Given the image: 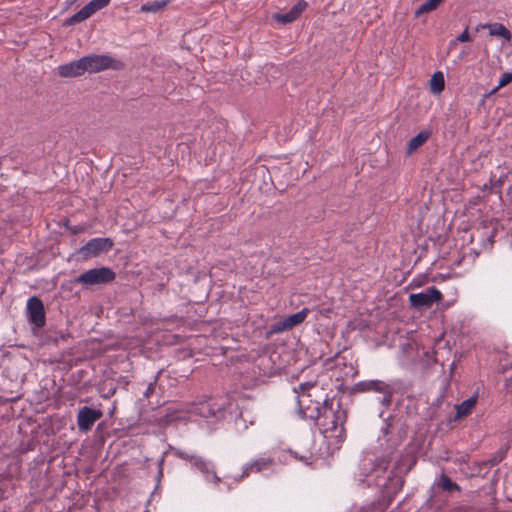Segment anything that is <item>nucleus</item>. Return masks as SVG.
Masks as SVG:
<instances>
[{
	"mask_svg": "<svg viewBox=\"0 0 512 512\" xmlns=\"http://www.w3.org/2000/svg\"><path fill=\"white\" fill-rule=\"evenodd\" d=\"M482 27L483 28H488L489 29V33L492 36H499V37H502V38H504L506 40H510L511 39L510 31L503 24L493 23V24L484 25Z\"/></svg>",
	"mask_w": 512,
	"mask_h": 512,
	"instance_id": "16",
	"label": "nucleus"
},
{
	"mask_svg": "<svg viewBox=\"0 0 512 512\" xmlns=\"http://www.w3.org/2000/svg\"><path fill=\"white\" fill-rule=\"evenodd\" d=\"M309 313L308 308H303L301 311L287 316L286 322L289 325L290 329L294 328L295 326L301 324L306 319L307 315Z\"/></svg>",
	"mask_w": 512,
	"mask_h": 512,
	"instance_id": "18",
	"label": "nucleus"
},
{
	"mask_svg": "<svg viewBox=\"0 0 512 512\" xmlns=\"http://www.w3.org/2000/svg\"><path fill=\"white\" fill-rule=\"evenodd\" d=\"M110 0H92L88 4H86L81 10L72 15L70 18L66 20L67 25H74L76 23H80L87 18H89L96 11L108 6Z\"/></svg>",
	"mask_w": 512,
	"mask_h": 512,
	"instance_id": "7",
	"label": "nucleus"
},
{
	"mask_svg": "<svg viewBox=\"0 0 512 512\" xmlns=\"http://www.w3.org/2000/svg\"><path fill=\"white\" fill-rule=\"evenodd\" d=\"M273 464H274V459H272L270 457H260L250 463H247L243 467V472H242L241 478L248 476L252 472L259 473V472L266 471V470L270 469Z\"/></svg>",
	"mask_w": 512,
	"mask_h": 512,
	"instance_id": "11",
	"label": "nucleus"
},
{
	"mask_svg": "<svg viewBox=\"0 0 512 512\" xmlns=\"http://www.w3.org/2000/svg\"><path fill=\"white\" fill-rule=\"evenodd\" d=\"M430 137V132L428 131H421L416 136L410 139L408 143V150L407 152L409 154L416 151L419 147H421Z\"/></svg>",
	"mask_w": 512,
	"mask_h": 512,
	"instance_id": "15",
	"label": "nucleus"
},
{
	"mask_svg": "<svg viewBox=\"0 0 512 512\" xmlns=\"http://www.w3.org/2000/svg\"><path fill=\"white\" fill-rule=\"evenodd\" d=\"M441 486L445 489V490H453V489H458V486L457 484L453 483L447 476H442L441 477Z\"/></svg>",
	"mask_w": 512,
	"mask_h": 512,
	"instance_id": "22",
	"label": "nucleus"
},
{
	"mask_svg": "<svg viewBox=\"0 0 512 512\" xmlns=\"http://www.w3.org/2000/svg\"><path fill=\"white\" fill-rule=\"evenodd\" d=\"M445 81L442 72H435L430 79V90L434 94H439L444 90Z\"/></svg>",
	"mask_w": 512,
	"mask_h": 512,
	"instance_id": "17",
	"label": "nucleus"
},
{
	"mask_svg": "<svg viewBox=\"0 0 512 512\" xmlns=\"http://www.w3.org/2000/svg\"><path fill=\"white\" fill-rule=\"evenodd\" d=\"M104 388H108L107 392H103L104 397H109L110 395L114 394L115 389L112 386H103Z\"/></svg>",
	"mask_w": 512,
	"mask_h": 512,
	"instance_id": "25",
	"label": "nucleus"
},
{
	"mask_svg": "<svg viewBox=\"0 0 512 512\" xmlns=\"http://www.w3.org/2000/svg\"><path fill=\"white\" fill-rule=\"evenodd\" d=\"M102 416V412L97 409L83 407L77 416V423L81 430L87 431Z\"/></svg>",
	"mask_w": 512,
	"mask_h": 512,
	"instance_id": "9",
	"label": "nucleus"
},
{
	"mask_svg": "<svg viewBox=\"0 0 512 512\" xmlns=\"http://www.w3.org/2000/svg\"><path fill=\"white\" fill-rule=\"evenodd\" d=\"M287 330H291V329H290L289 325L287 324L286 319L284 318L283 320L278 321V322L274 323L273 325H271L268 335L281 333V332L287 331Z\"/></svg>",
	"mask_w": 512,
	"mask_h": 512,
	"instance_id": "21",
	"label": "nucleus"
},
{
	"mask_svg": "<svg viewBox=\"0 0 512 512\" xmlns=\"http://www.w3.org/2000/svg\"><path fill=\"white\" fill-rule=\"evenodd\" d=\"M372 386H362V388L360 389V391H366L368 390L369 388H371ZM376 389V391H380V386H374Z\"/></svg>",
	"mask_w": 512,
	"mask_h": 512,
	"instance_id": "26",
	"label": "nucleus"
},
{
	"mask_svg": "<svg viewBox=\"0 0 512 512\" xmlns=\"http://www.w3.org/2000/svg\"><path fill=\"white\" fill-rule=\"evenodd\" d=\"M85 71L97 73L108 68H115V60L108 55L91 54L82 57Z\"/></svg>",
	"mask_w": 512,
	"mask_h": 512,
	"instance_id": "5",
	"label": "nucleus"
},
{
	"mask_svg": "<svg viewBox=\"0 0 512 512\" xmlns=\"http://www.w3.org/2000/svg\"><path fill=\"white\" fill-rule=\"evenodd\" d=\"M512 81V74L505 73L502 75L500 81H499V87H503L507 84H509Z\"/></svg>",
	"mask_w": 512,
	"mask_h": 512,
	"instance_id": "23",
	"label": "nucleus"
},
{
	"mask_svg": "<svg viewBox=\"0 0 512 512\" xmlns=\"http://www.w3.org/2000/svg\"><path fill=\"white\" fill-rule=\"evenodd\" d=\"M168 4V0L148 2L141 6L140 11L143 13H157L163 10Z\"/></svg>",
	"mask_w": 512,
	"mask_h": 512,
	"instance_id": "19",
	"label": "nucleus"
},
{
	"mask_svg": "<svg viewBox=\"0 0 512 512\" xmlns=\"http://www.w3.org/2000/svg\"><path fill=\"white\" fill-rule=\"evenodd\" d=\"M194 465L205 475L206 480L212 481L215 485L220 482V478L216 475L213 466L201 458H194Z\"/></svg>",
	"mask_w": 512,
	"mask_h": 512,
	"instance_id": "13",
	"label": "nucleus"
},
{
	"mask_svg": "<svg viewBox=\"0 0 512 512\" xmlns=\"http://www.w3.org/2000/svg\"><path fill=\"white\" fill-rule=\"evenodd\" d=\"M470 40L468 29H465L456 39L458 42H467Z\"/></svg>",
	"mask_w": 512,
	"mask_h": 512,
	"instance_id": "24",
	"label": "nucleus"
},
{
	"mask_svg": "<svg viewBox=\"0 0 512 512\" xmlns=\"http://www.w3.org/2000/svg\"><path fill=\"white\" fill-rule=\"evenodd\" d=\"M151 391V386H148L146 391L144 392L145 396L148 397L149 396V393Z\"/></svg>",
	"mask_w": 512,
	"mask_h": 512,
	"instance_id": "28",
	"label": "nucleus"
},
{
	"mask_svg": "<svg viewBox=\"0 0 512 512\" xmlns=\"http://www.w3.org/2000/svg\"><path fill=\"white\" fill-rule=\"evenodd\" d=\"M442 298V293L432 286L421 293L410 294L409 302L411 307L420 310L430 308L434 303L441 301Z\"/></svg>",
	"mask_w": 512,
	"mask_h": 512,
	"instance_id": "3",
	"label": "nucleus"
},
{
	"mask_svg": "<svg viewBox=\"0 0 512 512\" xmlns=\"http://www.w3.org/2000/svg\"><path fill=\"white\" fill-rule=\"evenodd\" d=\"M306 6V2L300 1L296 5H294L289 12L284 14H275L273 18L281 24L291 23L301 15Z\"/></svg>",
	"mask_w": 512,
	"mask_h": 512,
	"instance_id": "12",
	"label": "nucleus"
},
{
	"mask_svg": "<svg viewBox=\"0 0 512 512\" xmlns=\"http://www.w3.org/2000/svg\"><path fill=\"white\" fill-rule=\"evenodd\" d=\"M477 402V395H472L470 398L464 400L461 404L456 406L457 415L456 419L467 416L471 413L473 407Z\"/></svg>",
	"mask_w": 512,
	"mask_h": 512,
	"instance_id": "14",
	"label": "nucleus"
},
{
	"mask_svg": "<svg viewBox=\"0 0 512 512\" xmlns=\"http://www.w3.org/2000/svg\"><path fill=\"white\" fill-rule=\"evenodd\" d=\"M442 2L443 0H427L415 11V17H419L422 14L436 10Z\"/></svg>",
	"mask_w": 512,
	"mask_h": 512,
	"instance_id": "20",
	"label": "nucleus"
},
{
	"mask_svg": "<svg viewBox=\"0 0 512 512\" xmlns=\"http://www.w3.org/2000/svg\"><path fill=\"white\" fill-rule=\"evenodd\" d=\"M319 386H295L298 413L302 418L314 419L324 405V394Z\"/></svg>",
	"mask_w": 512,
	"mask_h": 512,
	"instance_id": "2",
	"label": "nucleus"
},
{
	"mask_svg": "<svg viewBox=\"0 0 512 512\" xmlns=\"http://www.w3.org/2000/svg\"><path fill=\"white\" fill-rule=\"evenodd\" d=\"M27 313L29 321L37 328H42L46 324L45 309L40 298L32 296L27 301Z\"/></svg>",
	"mask_w": 512,
	"mask_h": 512,
	"instance_id": "6",
	"label": "nucleus"
},
{
	"mask_svg": "<svg viewBox=\"0 0 512 512\" xmlns=\"http://www.w3.org/2000/svg\"><path fill=\"white\" fill-rule=\"evenodd\" d=\"M368 384L375 385V384H379V382H378V381H371V382H369Z\"/></svg>",
	"mask_w": 512,
	"mask_h": 512,
	"instance_id": "29",
	"label": "nucleus"
},
{
	"mask_svg": "<svg viewBox=\"0 0 512 512\" xmlns=\"http://www.w3.org/2000/svg\"><path fill=\"white\" fill-rule=\"evenodd\" d=\"M314 420L322 433L325 446L320 448V455L322 457L332 455L344 441L343 412L335 411L332 406H328V400L325 399L322 409Z\"/></svg>",
	"mask_w": 512,
	"mask_h": 512,
	"instance_id": "1",
	"label": "nucleus"
},
{
	"mask_svg": "<svg viewBox=\"0 0 512 512\" xmlns=\"http://www.w3.org/2000/svg\"><path fill=\"white\" fill-rule=\"evenodd\" d=\"M57 70L58 75L64 78L78 77L86 72L82 58L60 65Z\"/></svg>",
	"mask_w": 512,
	"mask_h": 512,
	"instance_id": "10",
	"label": "nucleus"
},
{
	"mask_svg": "<svg viewBox=\"0 0 512 512\" xmlns=\"http://www.w3.org/2000/svg\"><path fill=\"white\" fill-rule=\"evenodd\" d=\"M114 278L115 273L111 269L107 267H101L86 271L85 273L79 275L75 281L85 285H96L109 283L114 280Z\"/></svg>",
	"mask_w": 512,
	"mask_h": 512,
	"instance_id": "4",
	"label": "nucleus"
},
{
	"mask_svg": "<svg viewBox=\"0 0 512 512\" xmlns=\"http://www.w3.org/2000/svg\"><path fill=\"white\" fill-rule=\"evenodd\" d=\"M301 460L305 463V464H311L312 462H314L316 459H313L312 461H308V458L306 457H301Z\"/></svg>",
	"mask_w": 512,
	"mask_h": 512,
	"instance_id": "27",
	"label": "nucleus"
},
{
	"mask_svg": "<svg viewBox=\"0 0 512 512\" xmlns=\"http://www.w3.org/2000/svg\"><path fill=\"white\" fill-rule=\"evenodd\" d=\"M113 243L108 238H94L79 249L84 258H91L111 249Z\"/></svg>",
	"mask_w": 512,
	"mask_h": 512,
	"instance_id": "8",
	"label": "nucleus"
}]
</instances>
